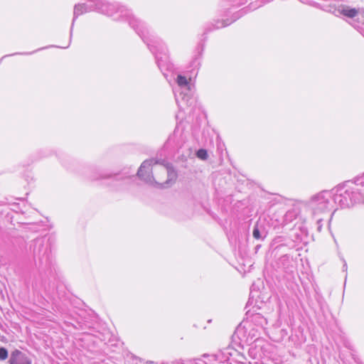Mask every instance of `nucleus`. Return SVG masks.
I'll return each mask as SVG.
<instances>
[{
  "instance_id": "nucleus-9",
  "label": "nucleus",
  "mask_w": 364,
  "mask_h": 364,
  "mask_svg": "<svg viewBox=\"0 0 364 364\" xmlns=\"http://www.w3.org/2000/svg\"><path fill=\"white\" fill-rule=\"evenodd\" d=\"M252 235L255 239H259L261 237L259 229H254Z\"/></svg>"
},
{
  "instance_id": "nucleus-5",
  "label": "nucleus",
  "mask_w": 364,
  "mask_h": 364,
  "mask_svg": "<svg viewBox=\"0 0 364 364\" xmlns=\"http://www.w3.org/2000/svg\"><path fill=\"white\" fill-rule=\"evenodd\" d=\"M341 14L349 18H353L358 14L355 9L346 8L341 10Z\"/></svg>"
},
{
  "instance_id": "nucleus-1",
  "label": "nucleus",
  "mask_w": 364,
  "mask_h": 364,
  "mask_svg": "<svg viewBox=\"0 0 364 364\" xmlns=\"http://www.w3.org/2000/svg\"><path fill=\"white\" fill-rule=\"evenodd\" d=\"M142 180L161 186L169 185L177 179V173L173 166L163 160L149 159L144 161L137 172Z\"/></svg>"
},
{
  "instance_id": "nucleus-7",
  "label": "nucleus",
  "mask_w": 364,
  "mask_h": 364,
  "mask_svg": "<svg viewBox=\"0 0 364 364\" xmlns=\"http://www.w3.org/2000/svg\"><path fill=\"white\" fill-rule=\"evenodd\" d=\"M196 156L198 158H199L202 160H205L208 158L207 151L205 149H200L196 152Z\"/></svg>"
},
{
  "instance_id": "nucleus-6",
  "label": "nucleus",
  "mask_w": 364,
  "mask_h": 364,
  "mask_svg": "<svg viewBox=\"0 0 364 364\" xmlns=\"http://www.w3.org/2000/svg\"><path fill=\"white\" fill-rule=\"evenodd\" d=\"M176 81L179 86H181V87L186 86L189 84V82L191 81V78L189 80H188L186 77L179 75L177 76Z\"/></svg>"
},
{
  "instance_id": "nucleus-12",
  "label": "nucleus",
  "mask_w": 364,
  "mask_h": 364,
  "mask_svg": "<svg viewBox=\"0 0 364 364\" xmlns=\"http://www.w3.org/2000/svg\"><path fill=\"white\" fill-rule=\"evenodd\" d=\"M274 245L277 244V243H279L280 242L282 241V237H274Z\"/></svg>"
},
{
  "instance_id": "nucleus-4",
  "label": "nucleus",
  "mask_w": 364,
  "mask_h": 364,
  "mask_svg": "<svg viewBox=\"0 0 364 364\" xmlns=\"http://www.w3.org/2000/svg\"><path fill=\"white\" fill-rule=\"evenodd\" d=\"M247 309V313H256L257 310L259 309L255 304L254 296L252 295L248 300L247 305L245 306Z\"/></svg>"
},
{
  "instance_id": "nucleus-3",
  "label": "nucleus",
  "mask_w": 364,
  "mask_h": 364,
  "mask_svg": "<svg viewBox=\"0 0 364 364\" xmlns=\"http://www.w3.org/2000/svg\"><path fill=\"white\" fill-rule=\"evenodd\" d=\"M31 359L23 352L15 350L10 355L9 364H31Z\"/></svg>"
},
{
  "instance_id": "nucleus-15",
  "label": "nucleus",
  "mask_w": 364,
  "mask_h": 364,
  "mask_svg": "<svg viewBox=\"0 0 364 364\" xmlns=\"http://www.w3.org/2000/svg\"><path fill=\"white\" fill-rule=\"evenodd\" d=\"M293 236L294 237V234H293V235H291V237H293Z\"/></svg>"
},
{
  "instance_id": "nucleus-14",
  "label": "nucleus",
  "mask_w": 364,
  "mask_h": 364,
  "mask_svg": "<svg viewBox=\"0 0 364 364\" xmlns=\"http://www.w3.org/2000/svg\"><path fill=\"white\" fill-rule=\"evenodd\" d=\"M280 341V339H275L274 340V342H279Z\"/></svg>"
},
{
  "instance_id": "nucleus-13",
  "label": "nucleus",
  "mask_w": 364,
  "mask_h": 364,
  "mask_svg": "<svg viewBox=\"0 0 364 364\" xmlns=\"http://www.w3.org/2000/svg\"><path fill=\"white\" fill-rule=\"evenodd\" d=\"M289 259V257L287 256V254L284 255L283 256H282L280 257V260H283V261H285L286 259Z\"/></svg>"
},
{
  "instance_id": "nucleus-10",
  "label": "nucleus",
  "mask_w": 364,
  "mask_h": 364,
  "mask_svg": "<svg viewBox=\"0 0 364 364\" xmlns=\"http://www.w3.org/2000/svg\"><path fill=\"white\" fill-rule=\"evenodd\" d=\"M341 257V259L343 262V264L342 267V270H343V272H347L348 265H347L346 261L345 260V259L343 257Z\"/></svg>"
},
{
  "instance_id": "nucleus-2",
  "label": "nucleus",
  "mask_w": 364,
  "mask_h": 364,
  "mask_svg": "<svg viewBox=\"0 0 364 364\" xmlns=\"http://www.w3.org/2000/svg\"><path fill=\"white\" fill-rule=\"evenodd\" d=\"M291 230H298L294 232V239H288L284 243L279 244L274 247V252H278L281 248L288 246L290 248L294 247L295 244L302 241L301 235L306 233L307 229H290Z\"/></svg>"
},
{
  "instance_id": "nucleus-11",
  "label": "nucleus",
  "mask_w": 364,
  "mask_h": 364,
  "mask_svg": "<svg viewBox=\"0 0 364 364\" xmlns=\"http://www.w3.org/2000/svg\"><path fill=\"white\" fill-rule=\"evenodd\" d=\"M280 333L282 334L281 340L282 341L284 339V337L287 336L288 333L286 329H281Z\"/></svg>"
},
{
  "instance_id": "nucleus-8",
  "label": "nucleus",
  "mask_w": 364,
  "mask_h": 364,
  "mask_svg": "<svg viewBox=\"0 0 364 364\" xmlns=\"http://www.w3.org/2000/svg\"><path fill=\"white\" fill-rule=\"evenodd\" d=\"M8 357V351L5 348H0V360H5Z\"/></svg>"
}]
</instances>
